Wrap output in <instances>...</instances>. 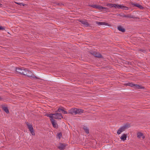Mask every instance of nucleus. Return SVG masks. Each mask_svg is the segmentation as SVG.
Segmentation results:
<instances>
[{"instance_id":"1","label":"nucleus","mask_w":150,"mask_h":150,"mask_svg":"<svg viewBox=\"0 0 150 150\" xmlns=\"http://www.w3.org/2000/svg\"><path fill=\"white\" fill-rule=\"evenodd\" d=\"M23 75L26 76L28 77L31 78L32 79H40V78L35 76L34 75L32 76V72L28 70L27 69H25Z\"/></svg>"},{"instance_id":"2","label":"nucleus","mask_w":150,"mask_h":150,"mask_svg":"<svg viewBox=\"0 0 150 150\" xmlns=\"http://www.w3.org/2000/svg\"><path fill=\"white\" fill-rule=\"evenodd\" d=\"M125 85L126 86H128L131 87H134V88H137V89H143L144 87L137 84H133L132 83H126Z\"/></svg>"},{"instance_id":"3","label":"nucleus","mask_w":150,"mask_h":150,"mask_svg":"<svg viewBox=\"0 0 150 150\" xmlns=\"http://www.w3.org/2000/svg\"><path fill=\"white\" fill-rule=\"evenodd\" d=\"M115 8H121L125 10H127L128 8L127 7L124 6L122 5H119L118 4H114L113 7Z\"/></svg>"},{"instance_id":"4","label":"nucleus","mask_w":150,"mask_h":150,"mask_svg":"<svg viewBox=\"0 0 150 150\" xmlns=\"http://www.w3.org/2000/svg\"><path fill=\"white\" fill-rule=\"evenodd\" d=\"M92 6L94 8H97L99 10L103 11H107L108 10V9L107 8L99 5H93Z\"/></svg>"},{"instance_id":"5","label":"nucleus","mask_w":150,"mask_h":150,"mask_svg":"<svg viewBox=\"0 0 150 150\" xmlns=\"http://www.w3.org/2000/svg\"><path fill=\"white\" fill-rule=\"evenodd\" d=\"M92 6L94 8H97L99 10L103 11H107L108 10V9L107 8L99 5H93Z\"/></svg>"},{"instance_id":"6","label":"nucleus","mask_w":150,"mask_h":150,"mask_svg":"<svg viewBox=\"0 0 150 150\" xmlns=\"http://www.w3.org/2000/svg\"><path fill=\"white\" fill-rule=\"evenodd\" d=\"M25 69V68L23 67L17 68L16 69V71L18 73L23 74Z\"/></svg>"},{"instance_id":"7","label":"nucleus","mask_w":150,"mask_h":150,"mask_svg":"<svg viewBox=\"0 0 150 150\" xmlns=\"http://www.w3.org/2000/svg\"><path fill=\"white\" fill-rule=\"evenodd\" d=\"M54 118L56 119H61L63 118L62 114L58 113H54Z\"/></svg>"},{"instance_id":"8","label":"nucleus","mask_w":150,"mask_h":150,"mask_svg":"<svg viewBox=\"0 0 150 150\" xmlns=\"http://www.w3.org/2000/svg\"><path fill=\"white\" fill-rule=\"evenodd\" d=\"M67 146V144L64 143H60L57 146L58 148L60 150H63Z\"/></svg>"},{"instance_id":"9","label":"nucleus","mask_w":150,"mask_h":150,"mask_svg":"<svg viewBox=\"0 0 150 150\" xmlns=\"http://www.w3.org/2000/svg\"><path fill=\"white\" fill-rule=\"evenodd\" d=\"M91 54H93L95 57L99 58L102 57V56L101 54L99 53H97L96 52H93L91 53Z\"/></svg>"},{"instance_id":"10","label":"nucleus","mask_w":150,"mask_h":150,"mask_svg":"<svg viewBox=\"0 0 150 150\" xmlns=\"http://www.w3.org/2000/svg\"><path fill=\"white\" fill-rule=\"evenodd\" d=\"M76 108H72L68 110V113L72 115H76Z\"/></svg>"},{"instance_id":"11","label":"nucleus","mask_w":150,"mask_h":150,"mask_svg":"<svg viewBox=\"0 0 150 150\" xmlns=\"http://www.w3.org/2000/svg\"><path fill=\"white\" fill-rule=\"evenodd\" d=\"M79 21L81 23L84 25L85 27H88L89 25L87 22L86 20H79Z\"/></svg>"},{"instance_id":"12","label":"nucleus","mask_w":150,"mask_h":150,"mask_svg":"<svg viewBox=\"0 0 150 150\" xmlns=\"http://www.w3.org/2000/svg\"><path fill=\"white\" fill-rule=\"evenodd\" d=\"M51 121L54 127L55 128L58 127L57 124L55 120H54V119H52Z\"/></svg>"},{"instance_id":"13","label":"nucleus","mask_w":150,"mask_h":150,"mask_svg":"<svg viewBox=\"0 0 150 150\" xmlns=\"http://www.w3.org/2000/svg\"><path fill=\"white\" fill-rule=\"evenodd\" d=\"M76 115L81 114L83 113L84 110L82 109L76 108Z\"/></svg>"},{"instance_id":"14","label":"nucleus","mask_w":150,"mask_h":150,"mask_svg":"<svg viewBox=\"0 0 150 150\" xmlns=\"http://www.w3.org/2000/svg\"><path fill=\"white\" fill-rule=\"evenodd\" d=\"M96 23L98 25L100 26L101 25H108V24L105 22H100L96 21Z\"/></svg>"},{"instance_id":"15","label":"nucleus","mask_w":150,"mask_h":150,"mask_svg":"<svg viewBox=\"0 0 150 150\" xmlns=\"http://www.w3.org/2000/svg\"><path fill=\"white\" fill-rule=\"evenodd\" d=\"M127 137V134H123L120 137V139L122 141H124L126 140Z\"/></svg>"},{"instance_id":"16","label":"nucleus","mask_w":150,"mask_h":150,"mask_svg":"<svg viewBox=\"0 0 150 150\" xmlns=\"http://www.w3.org/2000/svg\"><path fill=\"white\" fill-rule=\"evenodd\" d=\"M130 127V125L129 124H126L121 127L125 131L126 129L129 128Z\"/></svg>"},{"instance_id":"17","label":"nucleus","mask_w":150,"mask_h":150,"mask_svg":"<svg viewBox=\"0 0 150 150\" xmlns=\"http://www.w3.org/2000/svg\"><path fill=\"white\" fill-rule=\"evenodd\" d=\"M137 137L139 138H140L142 137L143 139L145 138V136L143 133L141 132H138L137 133Z\"/></svg>"},{"instance_id":"18","label":"nucleus","mask_w":150,"mask_h":150,"mask_svg":"<svg viewBox=\"0 0 150 150\" xmlns=\"http://www.w3.org/2000/svg\"><path fill=\"white\" fill-rule=\"evenodd\" d=\"M25 124L29 130L33 128L32 125H31L30 124V123L28 122H26Z\"/></svg>"},{"instance_id":"19","label":"nucleus","mask_w":150,"mask_h":150,"mask_svg":"<svg viewBox=\"0 0 150 150\" xmlns=\"http://www.w3.org/2000/svg\"><path fill=\"white\" fill-rule=\"evenodd\" d=\"M118 30L122 32H124L125 31V29L123 28L121 26H119L117 28Z\"/></svg>"},{"instance_id":"20","label":"nucleus","mask_w":150,"mask_h":150,"mask_svg":"<svg viewBox=\"0 0 150 150\" xmlns=\"http://www.w3.org/2000/svg\"><path fill=\"white\" fill-rule=\"evenodd\" d=\"M125 131L122 127H120L118 130L117 134H120L122 132Z\"/></svg>"},{"instance_id":"21","label":"nucleus","mask_w":150,"mask_h":150,"mask_svg":"<svg viewBox=\"0 0 150 150\" xmlns=\"http://www.w3.org/2000/svg\"><path fill=\"white\" fill-rule=\"evenodd\" d=\"M83 128L86 134H89V129L87 127L84 126L83 127Z\"/></svg>"},{"instance_id":"22","label":"nucleus","mask_w":150,"mask_h":150,"mask_svg":"<svg viewBox=\"0 0 150 150\" xmlns=\"http://www.w3.org/2000/svg\"><path fill=\"white\" fill-rule=\"evenodd\" d=\"M132 5L141 9L143 8V7L141 5L137 3H133L132 4Z\"/></svg>"},{"instance_id":"23","label":"nucleus","mask_w":150,"mask_h":150,"mask_svg":"<svg viewBox=\"0 0 150 150\" xmlns=\"http://www.w3.org/2000/svg\"><path fill=\"white\" fill-rule=\"evenodd\" d=\"M54 114H47L46 115L50 118V120L51 121V120L52 119H53L54 118Z\"/></svg>"},{"instance_id":"24","label":"nucleus","mask_w":150,"mask_h":150,"mask_svg":"<svg viewBox=\"0 0 150 150\" xmlns=\"http://www.w3.org/2000/svg\"><path fill=\"white\" fill-rule=\"evenodd\" d=\"M3 109L7 113H9V110L7 108L5 107H3Z\"/></svg>"},{"instance_id":"25","label":"nucleus","mask_w":150,"mask_h":150,"mask_svg":"<svg viewBox=\"0 0 150 150\" xmlns=\"http://www.w3.org/2000/svg\"><path fill=\"white\" fill-rule=\"evenodd\" d=\"M30 133L32 134V135L33 136H35V131L33 130V128L29 130Z\"/></svg>"},{"instance_id":"26","label":"nucleus","mask_w":150,"mask_h":150,"mask_svg":"<svg viewBox=\"0 0 150 150\" xmlns=\"http://www.w3.org/2000/svg\"><path fill=\"white\" fill-rule=\"evenodd\" d=\"M30 133L32 134V135L33 136H35V131L33 130V128L29 130Z\"/></svg>"},{"instance_id":"27","label":"nucleus","mask_w":150,"mask_h":150,"mask_svg":"<svg viewBox=\"0 0 150 150\" xmlns=\"http://www.w3.org/2000/svg\"><path fill=\"white\" fill-rule=\"evenodd\" d=\"M30 133L32 134V135L33 136H35V131L33 130V128L29 130Z\"/></svg>"},{"instance_id":"28","label":"nucleus","mask_w":150,"mask_h":150,"mask_svg":"<svg viewBox=\"0 0 150 150\" xmlns=\"http://www.w3.org/2000/svg\"><path fill=\"white\" fill-rule=\"evenodd\" d=\"M113 4H107V6H108L110 7V8H111L113 7Z\"/></svg>"},{"instance_id":"29","label":"nucleus","mask_w":150,"mask_h":150,"mask_svg":"<svg viewBox=\"0 0 150 150\" xmlns=\"http://www.w3.org/2000/svg\"><path fill=\"white\" fill-rule=\"evenodd\" d=\"M139 51H141L144 53H146V50H145L144 49H140L139 50Z\"/></svg>"},{"instance_id":"30","label":"nucleus","mask_w":150,"mask_h":150,"mask_svg":"<svg viewBox=\"0 0 150 150\" xmlns=\"http://www.w3.org/2000/svg\"><path fill=\"white\" fill-rule=\"evenodd\" d=\"M4 29V27L0 26V30H3Z\"/></svg>"},{"instance_id":"31","label":"nucleus","mask_w":150,"mask_h":150,"mask_svg":"<svg viewBox=\"0 0 150 150\" xmlns=\"http://www.w3.org/2000/svg\"><path fill=\"white\" fill-rule=\"evenodd\" d=\"M62 134L61 133H59L58 134V136L59 139H60V138L62 136Z\"/></svg>"},{"instance_id":"32","label":"nucleus","mask_w":150,"mask_h":150,"mask_svg":"<svg viewBox=\"0 0 150 150\" xmlns=\"http://www.w3.org/2000/svg\"><path fill=\"white\" fill-rule=\"evenodd\" d=\"M63 112L64 114H67L68 112L65 110H63Z\"/></svg>"},{"instance_id":"33","label":"nucleus","mask_w":150,"mask_h":150,"mask_svg":"<svg viewBox=\"0 0 150 150\" xmlns=\"http://www.w3.org/2000/svg\"><path fill=\"white\" fill-rule=\"evenodd\" d=\"M61 110V108H59L58 109L57 111L59 112H60Z\"/></svg>"},{"instance_id":"34","label":"nucleus","mask_w":150,"mask_h":150,"mask_svg":"<svg viewBox=\"0 0 150 150\" xmlns=\"http://www.w3.org/2000/svg\"><path fill=\"white\" fill-rule=\"evenodd\" d=\"M16 3L17 4H19V5H20L21 6V4H22V3H18L17 2H16Z\"/></svg>"},{"instance_id":"35","label":"nucleus","mask_w":150,"mask_h":150,"mask_svg":"<svg viewBox=\"0 0 150 150\" xmlns=\"http://www.w3.org/2000/svg\"><path fill=\"white\" fill-rule=\"evenodd\" d=\"M2 98H1V97L0 96V101L2 100Z\"/></svg>"},{"instance_id":"36","label":"nucleus","mask_w":150,"mask_h":150,"mask_svg":"<svg viewBox=\"0 0 150 150\" xmlns=\"http://www.w3.org/2000/svg\"><path fill=\"white\" fill-rule=\"evenodd\" d=\"M22 5L23 6H25L26 5L25 4H24L22 3V4H21V6Z\"/></svg>"},{"instance_id":"37","label":"nucleus","mask_w":150,"mask_h":150,"mask_svg":"<svg viewBox=\"0 0 150 150\" xmlns=\"http://www.w3.org/2000/svg\"><path fill=\"white\" fill-rule=\"evenodd\" d=\"M61 110L63 112V110H64L63 109H61Z\"/></svg>"},{"instance_id":"38","label":"nucleus","mask_w":150,"mask_h":150,"mask_svg":"<svg viewBox=\"0 0 150 150\" xmlns=\"http://www.w3.org/2000/svg\"><path fill=\"white\" fill-rule=\"evenodd\" d=\"M1 4H0V7H1Z\"/></svg>"}]
</instances>
